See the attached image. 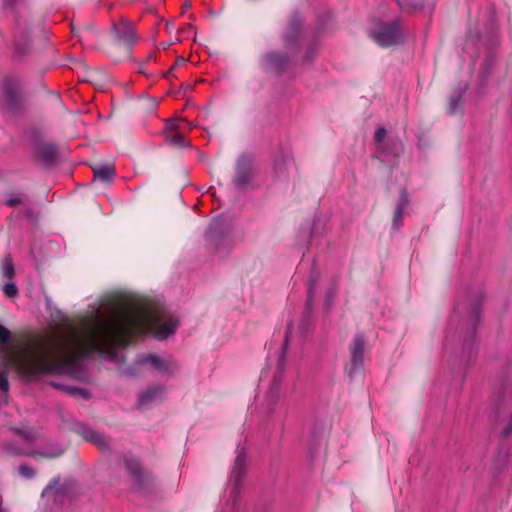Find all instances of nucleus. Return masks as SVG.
Instances as JSON below:
<instances>
[{
  "label": "nucleus",
  "mask_w": 512,
  "mask_h": 512,
  "mask_svg": "<svg viewBox=\"0 0 512 512\" xmlns=\"http://www.w3.org/2000/svg\"><path fill=\"white\" fill-rule=\"evenodd\" d=\"M91 308L79 327L67 325L60 336L38 339L21 353L11 348L12 334L0 324L5 364L25 377L69 373L80 366L82 359L95 353L115 359L117 349L127 346L132 338L151 331L165 340L179 326V319L173 314H160L148 307H122L108 297Z\"/></svg>",
  "instance_id": "obj_1"
},
{
  "label": "nucleus",
  "mask_w": 512,
  "mask_h": 512,
  "mask_svg": "<svg viewBox=\"0 0 512 512\" xmlns=\"http://www.w3.org/2000/svg\"><path fill=\"white\" fill-rule=\"evenodd\" d=\"M483 296L480 292L469 293L464 301L458 302L451 321L457 322L456 333L462 339V359L469 363L475 358V332L480 318Z\"/></svg>",
  "instance_id": "obj_2"
},
{
  "label": "nucleus",
  "mask_w": 512,
  "mask_h": 512,
  "mask_svg": "<svg viewBox=\"0 0 512 512\" xmlns=\"http://www.w3.org/2000/svg\"><path fill=\"white\" fill-rule=\"evenodd\" d=\"M291 333V324L288 325L284 341L281 347V354L277 362V371L275 373L271 387L267 391L264 401L260 407L261 422L266 427L274 425L283 419V411L278 407L280 398L281 377L285 370L286 351Z\"/></svg>",
  "instance_id": "obj_3"
},
{
  "label": "nucleus",
  "mask_w": 512,
  "mask_h": 512,
  "mask_svg": "<svg viewBox=\"0 0 512 512\" xmlns=\"http://www.w3.org/2000/svg\"><path fill=\"white\" fill-rule=\"evenodd\" d=\"M205 242L213 253L220 257L227 255L238 242L232 220L225 216L215 217L205 233Z\"/></svg>",
  "instance_id": "obj_4"
},
{
  "label": "nucleus",
  "mask_w": 512,
  "mask_h": 512,
  "mask_svg": "<svg viewBox=\"0 0 512 512\" xmlns=\"http://www.w3.org/2000/svg\"><path fill=\"white\" fill-rule=\"evenodd\" d=\"M237 455L234 460L230 476H229V497L228 504L234 509L237 506L242 488L243 480L246 476L248 456L246 453V447L238 444Z\"/></svg>",
  "instance_id": "obj_5"
},
{
  "label": "nucleus",
  "mask_w": 512,
  "mask_h": 512,
  "mask_svg": "<svg viewBox=\"0 0 512 512\" xmlns=\"http://www.w3.org/2000/svg\"><path fill=\"white\" fill-rule=\"evenodd\" d=\"M4 448L10 455L13 456H26L35 459H55L61 457L65 453L67 446L58 440H47L44 445L33 449H24L22 447L16 446L12 442H7L4 445Z\"/></svg>",
  "instance_id": "obj_6"
},
{
  "label": "nucleus",
  "mask_w": 512,
  "mask_h": 512,
  "mask_svg": "<svg viewBox=\"0 0 512 512\" xmlns=\"http://www.w3.org/2000/svg\"><path fill=\"white\" fill-rule=\"evenodd\" d=\"M1 88L7 108L14 114L22 112L25 108L23 80L15 76H5Z\"/></svg>",
  "instance_id": "obj_7"
},
{
  "label": "nucleus",
  "mask_w": 512,
  "mask_h": 512,
  "mask_svg": "<svg viewBox=\"0 0 512 512\" xmlns=\"http://www.w3.org/2000/svg\"><path fill=\"white\" fill-rule=\"evenodd\" d=\"M370 38L380 47L387 48L401 42L404 33L399 21L379 22L369 32Z\"/></svg>",
  "instance_id": "obj_8"
},
{
  "label": "nucleus",
  "mask_w": 512,
  "mask_h": 512,
  "mask_svg": "<svg viewBox=\"0 0 512 512\" xmlns=\"http://www.w3.org/2000/svg\"><path fill=\"white\" fill-rule=\"evenodd\" d=\"M321 274L320 271L316 268L315 265L312 266L310 276L307 283V289H308V299H307V308L306 311L303 313L300 323H299V330L302 335H307L313 326V315L311 311V304L314 300V297L317 292V285L320 281Z\"/></svg>",
  "instance_id": "obj_9"
},
{
  "label": "nucleus",
  "mask_w": 512,
  "mask_h": 512,
  "mask_svg": "<svg viewBox=\"0 0 512 512\" xmlns=\"http://www.w3.org/2000/svg\"><path fill=\"white\" fill-rule=\"evenodd\" d=\"M136 365H149L155 371L168 377L173 376L179 370V364L172 356L161 357L156 354H147L138 357Z\"/></svg>",
  "instance_id": "obj_10"
},
{
  "label": "nucleus",
  "mask_w": 512,
  "mask_h": 512,
  "mask_svg": "<svg viewBox=\"0 0 512 512\" xmlns=\"http://www.w3.org/2000/svg\"><path fill=\"white\" fill-rule=\"evenodd\" d=\"M256 174L254 160L251 156L241 155L235 164V175L232 179V185L236 189H245L254 179Z\"/></svg>",
  "instance_id": "obj_11"
},
{
  "label": "nucleus",
  "mask_w": 512,
  "mask_h": 512,
  "mask_svg": "<svg viewBox=\"0 0 512 512\" xmlns=\"http://www.w3.org/2000/svg\"><path fill=\"white\" fill-rule=\"evenodd\" d=\"M366 340L363 334L354 335L350 345V364L346 367L349 377H354L364 368V348Z\"/></svg>",
  "instance_id": "obj_12"
},
{
  "label": "nucleus",
  "mask_w": 512,
  "mask_h": 512,
  "mask_svg": "<svg viewBox=\"0 0 512 512\" xmlns=\"http://www.w3.org/2000/svg\"><path fill=\"white\" fill-rule=\"evenodd\" d=\"M74 490V484L66 481L59 482L58 478H54L43 490L42 497L52 500L55 504H62L71 497Z\"/></svg>",
  "instance_id": "obj_13"
},
{
  "label": "nucleus",
  "mask_w": 512,
  "mask_h": 512,
  "mask_svg": "<svg viewBox=\"0 0 512 512\" xmlns=\"http://www.w3.org/2000/svg\"><path fill=\"white\" fill-rule=\"evenodd\" d=\"M14 41V55L21 58L28 55L32 50L31 27L22 20H16Z\"/></svg>",
  "instance_id": "obj_14"
},
{
  "label": "nucleus",
  "mask_w": 512,
  "mask_h": 512,
  "mask_svg": "<svg viewBox=\"0 0 512 512\" xmlns=\"http://www.w3.org/2000/svg\"><path fill=\"white\" fill-rule=\"evenodd\" d=\"M386 134L384 127L378 128L375 132L376 154L382 161H387L389 156L397 157L401 151V143L398 139H391L385 143Z\"/></svg>",
  "instance_id": "obj_15"
},
{
  "label": "nucleus",
  "mask_w": 512,
  "mask_h": 512,
  "mask_svg": "<svg viewBox=\"0 0 512 512\" xmlns=\"http://www.w3.org/2000/svg\"><path fill=\"white\" fill-rule=\"evenodd\" d=\"M73 429L78 435L95 444L102 451H109L112 448V440L109 436L95 431L83 422L75 423Z\"/></svg>",
  "instance_id": "obj_16"
},
{
  "label": "nucleus",
  "mask_w": 512,
  "mask_h": 512,
  "mask_svg": "<svg viewBox=\"0 0 512 512\" xmlns=\"http://www.w3.org/2000/svg\"><path fill=\"white\" fill-rule=\"evenodd\" d=\"M34 152L36 159L45 167L52 166L58 157V148L53 143H37Z\"/></svg>",
  "instance_id": "obj_17"
},
{
  "label": "nucleus",
  "mask_w": 512,
  "mask_h": 512,
  "mask_svg": "<svg viewBox=\"0 0 512 512\" xmlns=\"http://www.w3.org/2000/svg\"><path fill=\"white\" fill-rule=\"evenodd\" d=\"M9 430L19 436L26 444L31 445L42 438L41 429L33 428L25 423L10 425Z\"/></svg>",
  "instance_id": "obj_18"
},
{
  "label": "nucleus",
  "mask_w": 512,
  "mask_h": 512,
  "mask_svg": "<svg viewBox=\"0 0 512 512\" xmlns=\"http://www.w3.org/2000/svg\"><path fill=\"white\" fill-rule=\"evenodd\" d=\"M166 389L164 386L154 385L143 391L138 397L140 407H148L164 399Z\"/></svg>",
  "instance_id": "obj_19"
},
{
  "label": "nucleus",
  "mask_w": 512,
  "mask_h": 512,
  "mask_svg": "<svg viewBox=\"0 0 512 512\" xmlns=\"http://www.w3.org/2000/svg\"><path fill=\"white\" fill-rule=\"evenodd\" d=\"M262 64L266 69L282 73L288 67L289 58L281 53L270 52L263 56Z\"/></svg>",
  "instance_id": "obj_20"
},
{
  "label": "nucleus",
  "mask_w": 512,
  "mask_h": 512,
  "mask_svg": "<svg viewBox=\"0 0 512 512\" xmlns=\"http://www.w3.org/2000/svg\"><path fill=\"white\" fill-rule=\"evenodd\" d=\"M112 31L118 44L127 47H131L134 44L136 36L134 30L127 23L113 24Z\"/></svg>",
  "instance_id": "obj_21"
},
{
  "label": "nucleus",
  "mask_w": 512,
  "mask_h": 512,
  "mask_svg": "<svg viewBox=\"0 0 512 512\" xmlns=\"http://www.w3.org/2000/svg\"><path fill=\"white\" fill-rule=\"evenodd\" d=\"M301 24V16L298 13H294L290 19L288 29L284 37L287 47L298 42L301 35Z\"/></svg>",
  "instance_id": "obj_22"
},
{
  "label": "nucleus",
  "mask_w": 512,
  "mask_h": 512,
  "mask_svg": "<svg viewBox=\"0 0 512 512\" xmlns=\"http://www.w3.org/2000/svg\"><path fill=\"white\" fill-rule=\"evenodd\" d=\"M124 463L129 473L134 477L139 489H143L144 476L138 459L133 456H126L124 458Z\"/></svg>",
  "instance_id": "obj_23"
},
{
  "label": "nucleus",
  "mask_w": 512,
  "mask_h": 512,
  "mask_svg": "<svg viewBox=\"0 0 512 512\" xmlns=\"http://www.w3.org/2000/svg\"><path fill=\"white\" fill-rule=\"evenodd\" d=\"M467 90V84H459L449 97L448 113L454 115L459 111L462 96Z\"/></svg>",
  "instance_id": "obj_24"
},
{
  "label": "nucleus",
  "mask_w": 512,
  "mask_h": 512,
  "mask_svg": "<svg viewBox=\"0 0 512 512\" xmlns=\"http://www.w3.org/2000/svg\"><path fill=\"white\" fill-rule=\"evenodd\" d=\"M94 178L104 183H112L116 175L115 167L111 164L93 168Z\"/></svg>",
  "instance_id": "obj_25"
},
{
  "label": "nucleus",
  "mask_w": 512,
  "mask_h": 512,
  "mask_svg": "<svg viewBox=\"0 0 512 512\" xmlns=\"http://www.w3.org/2000/svg\"><path fill=\"white\" fill-rule=\"evenodd\" d=\"M292 166V160L287 155L279 156L274 162V173L277 178L285 177L289 167Z\"/></svg>",
  "instance_id": "obj_26"
},
{
  "label": "nucleus",
  "mask_w": 512,
  "mask_h": 512,
  "mask_svg": "<svg viewBox=\"0 0 512 512\" xmlns=\"http://www.w3.org/2000/svg\"><path fill=\"white\" fill-rule=\"evenodd\" d=\"M52 385L55 388L62 390L69 395L80 396L82 399H85V400L90 398V393L86 389L78 388V387L72 386V385H65V384H61L58 382H52Z\"/></svg>",
  "instance_id": "obj_27"
},
{
  "label": "nucleus",
  "mask_w": 512,
  "mask_h": 512,
  "mask_svg": "<svg viewBox=\"0 0 512 512\" xmlns=\"http://www.w3.org/2000/svg\"><path fill=\"white\" fill-rule=\"evenodd\" d=\"M6 205L8 206H16L21 205L22 210L21 213H23L26 217L30 218L32 216V209L28 205L26 201V197L23 195H12L6 200Z\"/></svg>",
  "instance_id": "obj_28"
},
{
  "label": "nucleus",
  "mask_w": 512,
  "mask_h": 512,
  "mask_svg": "<svg viewBox=\"0 0 512 512\" xmlns=\"http://www.w3.org/2000/svg\"><path fill=\"white\" fill-rule=\"evenodd\" d=\"M1 271L3 277L13 279L15 276V267L10 255H6L1 264Z\"/></svg>",
  "instance_id": "obj_29"
},
{
  "label": "nucleus",
  "mask_w": 512,
  "mask_h": 512,
  "mask_svg": "<svg viewBox=\"0 0 512 512\" xmlns=\"http://www.w3.org/2000/svg\"><path fill=\"white\" fill-rule=\"evenodd\" d=\"M337 290H338V281H337V279H332L329 282V284L327 286V290H326L325 306L327 309H329L333 305Z\"/></svg>",
  "instance_id": "obj_30"
},
{
  "label": "nucleus",
  "mask_w": 512,
  "mask_h": 512,
  "mask_svg": "<svg viewBox=\"0 0 512 512\" xmlns=\"http://www.w3.org/2000/svg\"><path fill=\"white\" fill-rule=\"evenodd\" d=\"M165 139L175 147L183 148L188 146L185 138L178 132L165 133Z\"/></svg>",
  "instance_id": "obj_31"
},
{
  "label": "nucleus",
  "mask_w": 512,
  "mask_h": 512,
  "mask_svg": "<svg viewBox=\"0 0 512 512\" xmlns=\"http://www.w3.org/2000/svg\"><path fill=\"white\" fill-rule=\"evenodd\" d=\"M401 10L409 12L421 9L424 6L423 0H396Z\"/></svg>",
  "instance_id": "obj_32"
},
{
  "label": "nucleus",
  "mask_w": 512,
  "mask_h": 512,
  "mask_svg": "<svg viewBox=\"0 0 512 512\" xmlns=\"http://www.w3.org/2000/svg\"><path fill=\"white\" fill-rule=\"evenodd\" d=\"M495 61H496V58L493 53H489L486 56V58L484 60L483 68L480 73V77L482 80H485L487 78V76L490 74V72L492 71V68L495 64Z\"/></svg>",
  "instance_id": "obj_33"
},
{
  "label": "nucleus",
  "mask_w": 512,
  "mask_h": 512,
  "mask_svg": "<svg viewBox=\"0 0 512 512\" xmlns=\"http://www.w3.org/2000/svg\"><path fill=\"white\" fill-rule=\"evenodd\" d=\"M18 471L19 474L26 479H32L36 475V470L27 464L20 465Z\"/></svg>",
  "instance_id": "obj_34"
},
{
  "label": "nucleus",
  "mask_w": 512,
  "mask_h": 512,
  "mask_svg": "<svg viewBox=\"0 0 512 512\" xmlns=\"http://www.w3.org/2000/svg\"><path fill=\"white\" fill-rule=\"evenodd\" d=\"M3 293L8 298H15L18 295V288L14 282L4 284Z\"/></svg>",
  "instance_id": "obj_35"
},
{
  "label": "nucleus",
  "mask_w": 512,
  "mask_h": 512,
  "mask_svg": "<svg viewBox=\"0 0 512 512\" xmlns=\"http://www.w3.org/2000/svg\"><path fill=\"white\" fill-rule=\"evenodd\" d=\"M409 203H410L409 196H408L406 190L403 189L400 192V197H399L398 203L395 208L399 209L401 211H405V209L408 207Z\"/></svg>",
  "instance_id": "obj_36"
},
{
  "label": "nucleus",
  "mask_w": 512,
  "mask_h": 512,
  "mask_svg": "<svg viewBox=\"0 0 512 512\" xmlns=\"http://www.w3.org/2000/svg\"><path fill=\"white\" fill-rule=\"evenodd\" d=\"M403 213H404V211H401V210L395 208L394 213H393V219H392V228L394 230H397L402 226Z\"/></svg>",
  "instance_id": "obj_37"
},
{
  "label": "nucleus",
  "mask_w": 512,
  "mask_h": 512,
  "mask_svg": "<svg viewBox=\"0 0 512 512\" xmlns=\"http://www.w3.org/2000/svg\"><path fill=\"white\" fill-rule=\"evenodd\" d=\"M9 390V382L5 372H0V391L8 392Z\"/></svg>",
  "instance_id": "obj_38"
},
{
  "label": "nucleus",
  "mask_w": 512,
  "mask_h": 512,
  "mask_svg": "<svg viewBox=\"0 0 512 512\" xmlns=\"http://www.w3.org/2000/svg\"><path fill=\"white\" fill-rule=\"evenodd\" d=\"M177 120L170 119L166 122L165 133L177 132Z\"/></svg>",
  "instance_id": "obj_39"
},
{
  "label": "nucleus",
  "mask_w": 512,
  "mask_h": 512,
  "mask_svg": "<svg viewBox=\"0 0 512 512\" xmlns=\"http://www.w3.org/2000/svg\"><path fill=\"white\" fill-rule=\"evenodd\" d=\"M17 1L18 0H0V6L5 10H12L17 4Z\"/></svg>",
  "instance_id": "obj_40"
},
{
  "label": "nucleus",
  "mask_w": 512,
  "mask_h": 512,
  "mask_svg": "<svg viewBox=\"0 0 512 512\" xmlns=\"http://www.w3.org/2000/svg\"><path fill=\"white\" fill-rule=\"evenodd\" d=\"M313 57H314L313 52H312V51H308V52L306 53V55H305V60H306V61H310V60H312V59H313Z\"/></svg>",
  "instance_id": "obj_41"
},
{
  "label": "nucleus",
  "mask_w": 512,
  "mask_h": 512,
  "mask_svg": "<svg viewBox=\"0 0 512 512\" xmlns=\"http://www.w3.org/2000/svg\"><path fill=\"white\" fill-rule=\"evenodd\" d=\"M151 58H152V55H148V56L146 57V62L150 61V59H151Z\"/></svg>",
  "instance_id": "obj_42"
},
{
  "label": "nucleus",
  "mask_w": 512,
  "mask_h": 512,
  "mask_svg": "<svg viewBox=\"0 0 512 512\" xmlns=\"http://www.w3.org/2000/svg\"><path fill=\"white\" fill-rule=\"evenodd\" d=\"M172 72H173V68H171V69L169 70V72H168V74H167V77H168L169 75H171V74H172Z\"/></svg>",
  "instance_id": "obj_43"
},
{
  "label": "nucleus",
  "mask_w": 512,
  "mask_h": 512,
  "mask_svg": "<svg viewBox=\"0 0 512 512\" xmlns=\"http://www.w3.org/2000/svg\"><path fill=\"white\" fill-rule=\"evenodd\" d=\"M0 512H2V510L0 509Z\"/></svg>",
  "instance_id": "obj_44"
}]
</instances>
